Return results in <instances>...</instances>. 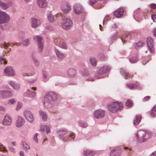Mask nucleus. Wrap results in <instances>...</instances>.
I'll list each match as a JSON object with an SVG mask.
<instances>
[{"mask_svg":"<svg viewBox=\"0 0 156 156\" xmlns=\"http://www.w3.org/2000/svg\"><path fill=\"white\" fill-rule=\"evenodd\" d=\"M57 99V96L55 92L51 91L49 92L44 96V105L47 108H51L54 106V102Z\"/></svg>","mask_w":156,"mask_h":156,"instance_id":"nucleus-1","label":"nucleus"},{"mask_svg":"<svg viewBox=\"0 0 156 156\" xmlns=\"http://www.w3.org/2000/svg\"><path fill=\"white\" fill-rule=\"evenodd\" d=\"M136 137L138 142L142 143L146 141L151 136V133L148 131L140 130L135 134Z\"/></svg>","mask_w":156,"mask_h":156,"instance_id":"nucleus-2","label":"nucleus"},{"mask_svg":"<svg viewBox=\"0 0 156 156\" xmlns=\"http://www.w3.org/2000/svg\"><path fill=\"white\" fill-rule=\"evenodd\" d=\"M109 110L113 113L116 112L118 110H121L123 108V104L121 102L116 101L108 105Z\"/></svg>","mask_w":156,"mask_h":156,"instance_id":"nucleus-3","label":"nucleus"},{"mask_svg":"<svg viewBox=\"0 0 156 156\" xmlns=\"http://www.w3.org/2000/svg\"><path fill=\"white\" fill-rule=\"evenodd\" d=\"M10 20V16L6 12L0 11V24H3L9 22Z\"/></svg>","mask_w":156,"mask_h":156,"instance_id":"nucleus-4","label":"nucleus"},{"mask_svg":"<svg viewBox=\"0 0 156 156\" xmlns=\"http://www.w3.org/2000/svg\"><path fill=\"white\" fill-rule=\"evenodd\" d=\"M72 25L73 22L72 20L68 18L64 19L61 23L62 28L66 30L70 29Z\"/></svg>","mask_w":156,"mask_h":156,"instance_id":"nucleus-5","label":"nucleus"},{"mask_svg":"<svg viewBox=\"0 0 156 156\" xmlns=\"http://www.w3.org/2000/svg\"><path fill=\"white\" fill-rule=\"evenodd\" d=\"M111 69V67L109 65H104L101 67L97 71L98 74L102 75L109 72Z\"/></svg>","mask_w":156,"mask_h":156,"instance_id":"nucleus-6","label":"nucleus"},{"mask_svg":"<svg viewBox=\"0 0 156 156\" xmlns=\"http://www.w3.org/2000/svg\"><path fill=\"white\" fill-rule=\"evenodd\" d=\"M105 115V111L101 109L95 110L94 113V117L97 119L102 118Z\"/></svg>","mask_w":156,"mask_h":156,"instance_id":"nucleus-7","label":"nucleus"},{"mask_svg":"<svg viewBox=\"0 0 156 156\" xmlns=\"http://www.w3.org/2000/svg\"><path fill=\"white\" fill-rule=\"evenodd\" d=\"M3 73L6 75L10 76H14L15 75V71L11 66L5 68L4 70Z\"/></svg>","mask_w":156,"mask_h":156,"instance_id":"nucleus-8","label":"nucleus"},{"mask_svg":"<svg viewBox=\"0 0 156 156\" xmlns=\"http://www.w3.org/2000/svg\"><path fill=\"white\" fill-rule=\"evenodd\" d=\"M24 115L26 119L29 122H32L34 120L32 113L29 110L25 111L23 112Z\"/></svg>","mask_w":156,"mask_h":156,"instance_id":"nucleus-9","label":"nucleus"},{"mask_svg":"<svg viewBox=\"0 0 156 156\" xmlns=\"http://www.w3.org/2000/svg\"><path fill=\"white\" fill-rule=\"evenodd\" d=\"M121 153V149L118 147L114 148L110 153V156H120Z\"/></svg>","mask_w":156,"mask_h":156,"instance_id":"nucleus-10","label":"nucleus"},{"mask_svg":"<svg viewBox=\"0 0 156 156\" xmlns=\"http://www.w3.org/2000/svg\"><path fill=\"white\" fill-rule=\"evenodd\" d=\"M55 41V44L63 49H66L67 46L65 42L63 40H56Z\"/></svg>","mask_w":156,"mask_h":156,"instance_id":"nucleus-11","label":"nucleus"},{"mask_svg":"<svg viewBox=\"0 0 156 156\" xmlns=\"http://www.w3.org/2000/svg\"><path fill=\"white\" fill-rule=\"evenodd\" d=\"M73 10L76 14H80L83 12V8L80 5L76 4L74 5Z\"/></svg>","mask_w":156,"mask_h":156,"instance_id":"nucleus-12","label":"nucleus"},{"mask_svg":"<svg viewBox=\"0 0 156 156\" xmlns=\"http://www.w3.org/2000/svg\"><path fill=\"white\" fill-rule=\"evenodd\" d=\"M147 42L149 50L151 53H153L154 51V44L153 40H147Z\"/></svg>","mask_w":156,"mask_h":156,"instance_id":"nucleus-13","label":"nucleus"},{"mask_svg":"<svg viewBox=\"0 0 156 156\" xmlns=\"http://www.w3.org/2000/svg\"><path fill=\"white\" fill-rule=\"evenodd\" d=\"M12 119L9 115H6L2 122L3 125L5 126L10 125L12 123Z\"/></svg>","mask_w":156,"mask_h":156,"instance_id":"nucleus-14","label":"nucleus"},{"mask_svg":"<svg viewBox=\"0 0 156 156\" xmlns=\"http://www.w3.org/2000/svg\"><path fill=\"white\" fill-rule=\"evenodd\" d=\"M40 24V21L35 18H32L31 20V27L34 28L38 27Z\"/></svg>","mask_w":156,"mask_h":156,"instance_id":"nucleus-15","label":"nucleus"},{"mask_svg":"<svg viewBox=\"0 0 156 156\" xmlns=\"http://www.w3.org/2000/svg\"><path fill=\"white\" fill-rule=\"evenodd\" d=\"M25 121L23 118L20 116L18 117L16 123V125L17 127H20L23 126L25 123Z\"/></svg>","mask_w":156,"mask_h":156,"instance_id":"nucleus-16","label":"nucleus"},{"mask_svg":"<svg viewBox=\"0 0 156 156\" xmlns=\"http://www.w3.org/2000/svg\"><path fill=\"white\" fill-rule=\"evenodd\" d=\"M8 83L14 89L18 90L20 89V84L15 82L12 80H9L8 81Z\"/></svg>","mask_w":156,"mask_h":156,"instance_id":"nucleus-17","label":"nucleus"},{"mask_svg":"<svg viewBox=\"0 0 156 156\" xmlns=\"http://www.w3.org/2000/svg\"><path fill=\"white\" fill-rule=\"evenodd\" d=\"M38 51L39 53L41 52L43 50L44 44V41L42 40H37Z\"/></svg>","mask_w":156,"mask_h":156,"instance_id":"nucleus-18","label":"nucleus"},{"mask_svg":"<svg viewBox=\"0 0 156 156\" xmlns=\"http://www.w3.org/2000/svg\"><path fill=\"white\" fill-rule=\"evenodd\" d=\"M67 132V130L65 129H61L58 130L57 132L58 137L61 139L63 137L64 135L66 134Z\"/></svg>","mask_w":156,"mask_h":156,"instance_id":"nucleus-19","label":"nucleus"},{"mask_svg":"<svg viewBox=\"0 0 156 156\" xmlns=\"http://www.w3.org/2000/svg\"><path fill=\"white\" fill-rule=\"evenodd\" d=\"M37 3L38 6L41 8H45L47 5V2L46 0H37Z\"/></svg>","mask_w":156,"mask_h":156,"instance_id":"nucleus-20","label":"nucleus"},{"mask_svg":"<svg viewBox=\"0 0 156 156\" xmlns=\"http://www.w3.org/2000/svg\"><path fill=\"white\" fill-rule=\"evenodd\" d=\"M123 13V9H122L120 8L119 9H117L114 12V15L117 18H119L122 16Z\"/></svg>","mask_w":156,"mask_h":156,"instance_id":"nucleus-21","label":"nucleus"},{"mask_svg":"<svg viewBox=\"0 0 156 156\" xmlns=\"http://www.w3.org/2000/svg\"><path fill=\"white\" fill-rule=\"evenodd\" d=\"M120 73L123 75H124L126 79L129 78L133 76V75L129 74L123 69H121Z\"/></svg>","mask_w":156,"mask_h":156,"instance_id":"nucleus-22","label":"nucleus"},{"mask_svg":"<svg viewBox=\"0 0 156 156\" xmlns=\"http://www.w3.org/2000/svg\"><path fill=\"white\" fill-rule=\"evenodd\" d=\"M36 93L34 92L31 91L29 90L25 93L23 96L24 97L27 96L30 98H34L36 96Z\"/></svg>","mask_w":156,"mask_h":156,"instance_id":"nucleus-23","label":"nucleus"},{"mask_svg":"<svg viewBox=\"0 0 156 156\" xmlns=\"http://www.w3.org/2000/svg\"><path fill=\"white\" fill-rule=\"evenodd\" d=\"M71 8L70 5L69 3H66V6L62 9V11L65 14L69 13L71 9Z\"/></svg>","mask_w":156,"mask_h":156,"instance_id":"nucleus-24","label":"nucleus"},{"mask_svg":"<svg viewBox=\"0 0 156 156\" xmlns=\"http://www.w3.org/2000/svg\"><path fill=\"white\" fill-rule=\"evenodd\" d=\"M126 35H121L119 34L118 33H116L113 34L111 36V38L116 39L117 38H121V39H123L126 38L125 37Z\"/></svg>","mask_w":156,"mask_h":156,"instance_id":"nucleus-25","label":"nucleus"},{"mask_svg":"<svg viewBox=\"0 0 156 156\" xmlns=\"http://www.w3.org/2000/svg\"><path fill=\"white\" fill-rule=\"evenodd\" d=\"M95 153L94 151L89 150H84L83 152L84 156H93Z\"/></svg>","mask_w":156,"mask_h":156,"instance_id":"nucleus-26","label":"nucleus"},{"mask_svg":"<svg viewBox=\"0 0 156 156\" xmlns=\"http://www.w3.org/2000/svg\"><path fill=\"white\" fill-rule=\"evenodd\" d=\"M55 51L57 56L60 59H63L66 56V55L64 53L59 51L56 48L55 49Z\"/></svg>","mask_w":156,"mask_h":156,"instance_id":"nucleus-27","label":"nucleus"},{"mask_svg":"<svg viewBox=\"0 0 156 156\" xmlns=\"http://www.w3.org/2000/svg\"><path fill=\"white\" fill-rule=\"evenodd\" d=\"M67 73L69 76L73 77L76 75V72L74 69L73 68H69L68 70Z\"/></svg>","mask_w":156,"mask_h":156,"instance_id":"nucleus-28","label":"nucleus"},{"mask_svg":"<svg viewBox=\"0 0 156 156\" xmlns=\"http://www.w3.org/2000/svg\"><path fill=\"white\" fill-rule=\"evenodd\" d=\"M47 16L48 20L51 22H54L56 18V16H55L52 15V14L50 12L47 14Z\"/></svg>","mask_w":156,"mask_h":156,"instance_id":"nucleus-29","label":"nucleus"},{"mask_svg":"<svg viewBox=\"0 0 156 156\" xmlns=\"http://www.w3.org/2000/svg\"><path fill=\"white\" fill-rule=\"evenodd\" d=\"M40 115L42 117L43 121H45L47 119V115L46 113L43 111L40 110L39 111Z\"/></svg>","mask_w":156,"mask_h":156,"instance_id":"nucleus-30","label":"nucleus"},{"mask_svg":"<svg viewBox=\"0 0 156 156\" xmlns=\"http://www.w3.org/2000/svg\"><path fill=\"white\" fill-rule=\"evenodd\" d=\"M141 119V115H136V118L133 121V123L135 125H138Z\"/></svg>","mask_w":156,"mask_h":156,"instance_id":"nucleus-31","label":"nucleus"},{"mask_svg":"<svg viewBox=\"0 0 156 156\" xmlns=\"http://www.w3.org/2000/svg\"><path fill=\"white\" fill-rule=\"evenodd\" d=\"M40 130L42 132L46 130L47 133H48L50 131V127L49 126L46 125L41 126Z\"/></svg>","mask_w":156,"mask_h":156,"instance_id":"nucleus-32","label":"nucleus"},{"mask_svg":"<svg viewBox=\"0 0 156 156\" xmlns=\"http://www.w3.org/2000/svg\"><path fill=\"white\" fill-rule=\"evenodd\" d=\"M31 57L33 63L37 66H38L39 65V62L37 58L35 57L34 54L33 53L31 54Z\"/></svg>","mask_w":156,"mask_h":156,"instance_id":"nucleus-33","label":"nucleus"},{"mask_svg":"<svg viewBox=\"0 0 156 156\" xmlns=\"http://www.w3.org/2000/svg\"><path fill=\"white\" fill-rule=\"evenodd\" d=\"M12 92L8 90H4V98H10L13 96Z\"/></svg>","mask_w":156,"mask_h":156,"instance_id":"nucleus-34","label":"nucleus"},{"mask_svg":"<svg viewBox=\"0 0 156 156\" xmlns=\"http://www.w3.org/2000/svg\"><path fill=\"white\" fill-rule=\"evenodd\" d=\"M150 115L152 117H156V105L154 106L152 108Z\"/></svg>","mask_w":156,"mask_h":156,"instance_id":"nucleus-35","label":"nucleus"},{"mask_svg":"<svg viewBox=\"0 0 156 156\" xmlns=\"http://www.w3.org/2000/svg\"><path fill=\"white\" fill-rule=\"evenodd\" d=\"M11 5L10 3H5L2 2H0V7L3 9H5L9 7Z\"/></svg>","mask_w":156,"mask_h":156,"instance_id":"nucleus-36","label":"nucleus"},{"mask_svg":"<svg viewBox=\"0 0 156 156\" xmlns=\"http://www.w3.org/2000/svg\"><path fill=\"white\" fill-rule=\"evenodd\" d=\"M145 44V43L141 41H139L135 44V47L140 48L143 46Z\"/></svg>","mask_w":156,"mask_h":156,"instance_id":"nucleus-37","label":"nucleus"},{"mask_svg":"<svg viewBox=\"0 0 156 156\" xmlns=\"http://www.w3.org/2000/svg\"><path fill=\"white\" fill-rule=\"evenodd\" d=\"M126 86L130 89H135L137 87V85L135 84H127Z\"/></svg>","mask_w":156,"mask_h":156,"instance_id":"nucleus-38","label":"nucleus"},{"mask_svg":"<svg viewBox=\"0 0 156 156\" xmlns=\"http://www.w3.org/2000/svg\"><path fill=\"white\" fill-rule=\"evenodd\" d=\"M23 146L24 150L27 151L30 149L29 146L24 141L23 142Z\"/></svg>","mask_w":156,"mask_h":156,"instance_id":"nucleus-39","label":"nucleus"},{"mask_svg":"<svg viewBox=\"0 0 156 156\" xmlns=\"http://www.w3.org/2000/svg\"><path fill=\"white\" fill-rule=\"evenodd\" d=\"M16 101V100L15 98H12L9 100L7 102V103L8 105H11L15 103Z\"/></svg>","mask_w":156,"mask_h":156,"instance_id":"nucleus-40","label":"nucleus"},{"mask_svg":"<svg viewBox=\"0 0 156 156\" xmlns=\"http://www.w3.org/2000/svg\"><path fill=\"white\" fill-rule=\"evenodd\" d=\"M90 62L92 65L96 66V59L94 58L91 57L90 58Z\"/></svg>","mask_w":156,"mask_h":156,"instance_id":"nucleus-41","label":"nucleus"},{"mask_svg":"<svg viewBox=\"0 0 156 156\" xmlns=\"http://www.w3.org/2000/svg\"><path fill=\"white\" fill-rule=\"evenodd\" d=\"M21 43L24 46H27L30 44V42L28 40H21Z\"/></svg>","mask_w":156,"mask_h":156,"instance_id":"nucleus-42","label":"nucleus"},{"mask_svg":"<svg viewBox=\"0 0 156 156\" xmlns=\"http://www.w3.org/2000/svg\"><path fill=\"white\" fill-rule=\"evenodd\" d=\"M138 58L136 56L132 57L129 58V60L130 62L134 63L138 61Z\"/></svg>","mask_w":156,"mask_h":156,"instance_id":"nucleus-43","label":"nucleus"},{"mask_svg":"<svg viewBox=\"0 0 156 156\" xmlns=\"http://www.w3.org/2000/svg\"><path fill=\"white\" fill-rule=\"evenodd\" d=\"M79 124L80 126L83 128H85L87 126V125L86 123L81 121L79 122Z\"/></svg>","mask_w":156,"mask_h":156,"instance_id":"nucleus-44","label":"nucleus"},{"mask_svg":"<svg viewBox=\"0 0 156 156\" xmlns=\"http://www.w3.org/2000/svg\"><path fill=\"white\" fill-rule=\"evenodd\" d=\"M0 63L2 64H6L7 63L6 59L3 56H0Z\"/></svg>","mask_w":156,"mask_h":156,"instance_id":"nucleus-45","label":"nucleus"},{"mask_svg":"<svg viewBox=\"0 0 156 156\" xmlns=\"http://www.w3.org/2000/svg\"><path fill=\"white\" fill-rule=\"evenodd\" d=\"M48 77V74L47 73L44 72L43 73V81L46 82L47 81L46 79Z\"/></svg>","mask_w":156,"mask_h":156,"instance_id":"nucleus-46","label":"nucleus"},{"mask_svg":"<svg viewBox=\"0 0 156 156\" xmlns=\"http://www.w3.org/2000/svg\"><path fill=\"white\" fill-rule=\"evenodd\" d=\"M89 74V72L87 69L84 70L82 73V75L83 76H87Z\"/></svg>","mask_w":156,"mask_h":156,"instance_id":"nucleus-47","label":"nucleus"},{"mask_svg":"<svg viewBox=\"0 0 156 156\" xmlns=\"http://www.w3.org/2000/svg\"><path fill=\"white\" fill-rule=\"evenodd\" d=\"M18 36L20 38H25V34L24 32H20Z\"/></svg>","mask_w":156,"mask_h":156,"instance_id":"nucleus-48","label":"nucleus"},{"mask_svg":"<svg viewBox=\"0 0 156 156\" xmlns=\"http://www.w3.org/2000/svg\"><path fill=\"white\" fill-rule=\"evenodd\" d=\"M132 104V101L129 100H128L126 103V105L127 107L131 106Z\"/></svg>","mask_w":156,"mask_h":156,"instance_id":"nucleus-49","label":"nucleus"},{"mask_svg":"<svg viewBox=\"0 0 156 156\" xmlns=\"http://www.w3.org/2000/svg\"><path fill=\"white\" fill-rule=\"evenodd\" d=\"M0 151H5L6 149L5 147L1 143H0Z\"/></svg>","mask_w":156,"mask_h":156,"instance_id":"nucleus-50","label":"nucleus"},{"mask_svg":"<svg viewBox=\"0 0 156 156\" xmlns=\"http://www.w3.org/2000/svg\"><path fill=\"white\" fill-rule=\"evenodd\" d=\"M44 38V37L41 35H36L34 36L33 37V38L34 39H42V38Z\"/></svg>","mask_w":156,"mask_h":156,"instance_id":"nucleus-51","label":"nucleus"},{"mask_svg":"<svg viewBox=\"0 0 156 156\" xmlns=\"http://www.w3.org/2000/svg\"><path fill=\"white\" fill-rule=\"evenodd\" d=\"M22 106V103L21 102H18L17 104L16 107V110H18L20 109Z\"/></svg>","mask_w":156,"mask_h":156,"instance_id":"nucleus-52","label":"nucleus"},{"mask_svg":"<svg viewBox=\"0 0 156 156\" xmlns=\"http://www.w3.org/2000/svg\"><path fill=\"white\" fill-rule=\"evenodd\" d=\"M38 134V133H36L35 134L34 137V140L35 141V142L37 143H38V139L37 138V136Z\"/></svg>","mask_w":156,"mask_h":156,"instance_id":"nucleus-53","label":"nucleus"},{"mask_svg":"<svg viewBox=\"0 0 156 156\" xmlns=\"http://www.w3.org/2000/svg\"><path fill=\"white\" fill-rule=\"evenodd\" d=\"M32 75V74L30 73H22V75L23 76H30Z\"/></svg>","mask_w":156,"mask_h":156,"instance_id":"nucleus-54","label":"nucleus"},{"mask_svg":"<svg viewBox=\"0 0 156 156\" xmlns=\"http://www.w3.org/2000/svg\"><path fill=\"white\" fill-rule=\"evenodd\" d=\"M9 150L11 152L14 153L15 152V149L11 146L8 147Z\"/></svg>","mask_w":156,"mask_h":156,"instance_id":"nucleus-55","label":"nucleus"},{"mask_svg":"<svg viewBox=\"0 0 156 156\" xmlns=\"http://www.w3.org/2000/svg\"><path fill=\"white\" fill-rule=\"evenodd\" d=\"M96 2V0H90L89 2V4L90 5H93Z\"/></svg>","mask_w":156,"mask_h":156,"instance_id":"nucleus-56","label":"nucleus"},{"mask_svg":"<svg viewBox=\"0 0 156 156\" xmlns=\"http://www.w3.org/2000/svg\"><path fill=\"white\" fill-rule=\"evenodd\" d=\"M151 17L153 21L156 22V14L152 15Z\"/></svg>","mask_w":156,"mask_h":156,"instance_id":"nucleus-57","label":"nucleus"},{"mask_svg":"<svg viewBox=\"0 0 156 156\" xmlns=\"http://www.w3.org/2000/svg\"><path fill=\"white\" fill-rule=\"evenodd\" d=\"M150 7L152 9H155L156 8V4L154 3L150 4Z\"/></svg>","mask_w":156,"mask_h":156,"instance_id":"nucleus-58","label":"nucleus"},{"mask_svg":"<svg viewBox=\"0 0 156 156\" xmlns=\"http://www.w3.org/2000/svg\"><path fill=\"white\" fill-rule=\"evenodd\" d=\"M98 56L102 60L105 59V56L104 55L102 54H100Z\"/></svg>","mask_w":156,"mask_h":156,"instance_id":"nucleus-59","label":"nucleus"},{"mask_svg":"<svg viewBox=\"0 0 156 156\" xmlns=\"http://www.w3.org/2000/svg\"><path fill=\"white\" fill-rule=\"evenodd\" d=\"M117 26L115 24H114L111 27H110V28H109V29L111 31H112L113 30V29H116L117 28Z\"/></svg>","mask_w":156,"mask_h":156,"instance_id":"nucleus-60","label":"nucleus"},{"mask_svg":"<svg viewBox=\"0 0 156 156\" xmlns=\"http://www.w3.org/2000/svg\"><path fill=\"white\" fill-rule=\"evenodd\" d=\"M0 97L4 98V90L0 91Z\"/></svg>","mask_w":156,"mask_h":156,"instance_id":"nucleus-61","label":"nucleus"},{"mask_svg":"<svg viewBox=\"0 0 156 156\" xmlns=\"http://www.w3.org/2000/svg\"><path fill=\"white\" fill-rule=\"evenodd\" d=\"M150 98V97L149 96H147L145 97L143 99V101H146L149 100Z\"/></svg>","mask_w":156,"mask_h":156,"instance_id":"nucleus-62","label":"nucleus"},{"mask_svg":"<svg viewBox=\"0 0 156 156\" xmlns=\"http://www.w3.org/2000/svg\"><path fill=\"white\" fill-rule=\"evenodd\" d=\"M75 136V134L73 133H71L69 136V138H73Z\"/></svg>","mask_w":156,"mask_h":156,"instance_id":"nucleus-63","label":"nucleus"},{"mask_svg":"<svg viewBox=\"0 0 156 156\" xmlns=\"http://www.w3.org/2000/svg\"><path fill=\"white\" fill-rule=\"evenodd\" d=\"M5 109L4 107L0 106V111L4 112L5 111Z\"/></svg>","mask_w":156,"mask_h":156,"instance_id":"nucleus-64","label":"nucleus"}]
</instances>
